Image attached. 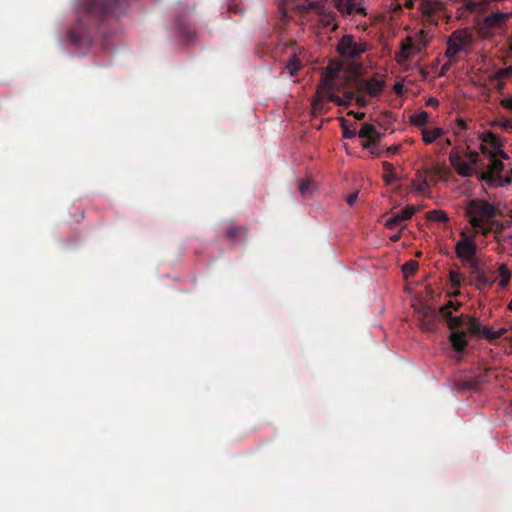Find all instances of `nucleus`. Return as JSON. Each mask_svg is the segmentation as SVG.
Wrapping results in <instances>:
<instances>
[{
    "label": "nucleus",
    "instance_id": "nucleus-1",
    "mask_svg": "<svg viewBox=\"0 0 512 512\" xmlns=\"http://www.w3.org/2000/svg\"><path fill=\"white\" fill-rule=\"evenodd\" d=\"M130 0H82L77 7V19L69 30L75 45H89L100 24L118 20L126 13Z\"/></svg>",
    "mask_w": 512,
    "mask_h": 512
},
{
    "label": "nucleus",
    "instance_id": "nucleus-2",
    "mask_svg": "<svg viewBox=\"0 0 512 512\" xmlns=\"http://www.w3.org/2000/svg\"><path fill=\"white\" fill-rule=\"evenodd\" d=\"M481 151L489 158L486 170L480 174V179L490 188H497L512 183V169L505 171V165L499 158L507 159L502 150L500 138L493 132L487 131L482 135Z\"/></svg>",
    "mask_w": 512,
    "mask_h": 512
},
{
    "label": "nucleus",
    "instance_id": "nucleus-3",
    "mask_svg": "<svg viewBox=\"0 0 512 512\" xmlns=\"http://www.w3.org/2000/svg\"><path fill=\"white\" fill-rule=\"evenodd\" d=\"M337 73V69H333L331 66L327 68V72L324 77V86L327 89L328 100L339 106H348L354 99H356V103L359 107H365L367 105L366 99L363 96L355 97L354 90H345L342 97L337 94L340 92L341 86L350 83L353 84L352 79L350 78L344 80L338 79Z\"/></svg>",
    "mask_w": 512,
    "mask_h": 512
},
{
    "label": "nucleus",
    "instance_id": "nucleus-4",
    "mask_svg": "<svg viewBox=\"0 0 512 512\" xmlns=\"http://www.w3.org/2000/svg\"><path fill=\"white\" fill-rule=\"evenodd\" d=\"M467 316L468 315L463 314L460 316H453L452 312H445V315H441V318L446 321L448 328L452 331L449 336V340L453 349L458 353L464 352L468 345L466 340L467 331L459 330V328L466 323Z\"/></svg>",
    "mask_w": 512,
    "mask_h": 512
},
{
    "label": "nucleus",
    "instance_id": "nucleus-5",
    "mask_svg": "<svg viewBox=\"0 0 512 512\" xmlns=\"http://www.w3.org/2000/svg\"><path fill=\"white\" fill-rule=\"evenodd\" d=\"M496 208L491 203L481 200L472 199L466 207V213L472 227H482L485 219H491L496 216Z\"/></svg>",
    "mask_w": 512,
    "mask_h": 512
},
{
    "label": "nucleus",
    "instance_id": "nucleus-6",
    "mask_svg": "<svg viewBox=\"0 0 512 512\" xmlns=\"http://www.w3.org/2000/svg\"><path fill=\"white\" fill-rule=\"evenodd\" d=\"M472 35L467 29L455 30L447 39L445 56L455 62V56L461 51H469Z\"/></svg>",
    "mask_w": 512,
    "mask_h": 512
},
{
    "label": "nucleus",
    "instance_id": "nucleus-7",
    "mask_svg": "<svg viewBox=\"0 0 512 512\" xmlns=\"http://www.w3.org/2000/svg\"><path fill=\"white\" fill-rule=\"evenodd\" d=\"M337 51L342 57L356 58L366 51L363 44L357 43L351 35H344L338 45Z\"/></svg>",
    "mask_w": 512,
    "mask_h": 512
},
{
    "label": "nucleus",
    "instance_id": "nucleus-8",
    "mask_svg": "<svg viewBox=\"0 0 512 512\" xmlns=\"http://www.w3.org/2000/svg\"><path fill=\"white\" fill-rule=\"evenodd\" d=\"M511 17L512 13L492 12L484 18L480 29L485 34L492 30L502 29Z\"/></svg>",
    "mask_w": 512,
    "mask_h": 512
},
{
    "label": "nucleus",
    "instance_id": "nucleus-9",
    "mask_svg": "<svg viewBox=\"0 0 512 512\" xmlns=\"http://www.w3.org/2000/svg\"><path fill=\"white\" fill-rule=\"evenodd\" d=\"M421 321V329L426 332H434L436 330V322L441 318L440 310L436 311L430 306H423L418 311Z\"/></svg>",
    "mask_w": 512,
    "mask_h": 512
},
{
    "label": "nucleus",
    "instance_id": "nucleus-10",
    "mask_svg": "<svg viewBox=\"0 0 512 512\" xmlns=\"http://www.w3.org/2000/svg\"><path fill=\"white\" fill-rule=\"evenodd\" d=\"M477 251L476 243L471 239L464 237L456 243L455 252L457 257L462 261L471 260L475 257Z\"/></svg>",
    "mask_w": 512,
    "mask_h": 512
},
{
    "label": "nucleus",
    "instance_id": "nucleus-11",
    "mask_svg": "<svg viewBox=\"0 0 512 512\" xmlns=\"http://www.w3.org/2000/svg\"><path fill=\"white\" fill-rule=\"evenodd\" d=\"M415 213L416 208L412 205H408L401 211L392 213L385 222V226L390 230L397 229L402 222L410 220Z\"/></svg>",
    "mask_w": 512,
    "mask_h": 512
},
{
    "label": "nucleus",
    "instance_id": "nucleus-12",
    "mask_svg": "<svg viewBox=\"0 0 512 512\" xmlns=\"http://www.w3.org/2000/svg\"><path fill=\"white\" fill-rule=\"evenodd\" d=\"M449 160L456 172L462 177H470L474 173V168L467 161L463 160L458 152L452 150Z\"/></svg>",
    "mask_w": 512,
    "mask_h": 512
},
{
    "label": "nucleus",
    "instance_id": "nucleus-13",
    "mask_svg": "<svg viewBox=\"0 0 512 512\" xmlns=\"http://www.w3.org/2000/svg\"><path fill=\"white\" fill-rule=\"evenodd\" d=\"M358 136L362 139H365V142L362 144L363 148H370L371 146L377 144L380 138V133L377 131L374 125L365 123L359 130Z\"/></svg>",
    "mask_w": 512,
    "mask_h": 512
},
{
    "label": "nucleus",
    "instance_id": "nucleus-14",
    "mask_svg": "<svg viewBox=\"0 0 512 512\" xmlns=\"http://www.w3.org/2000/svg\"><path fill=\"white\" fill-rule=\"evenodd\" d=\"M352 82L356 90L365 89L371 97L378 96L385 86V82L377 78H370L367 81L361 83H357L353 80Z\"/></svg>",
    "mask_w": 512,
    "mask_h": 512
},
{
    "label": "nucleus",
    "instance_id": "nucleus-15",
    "mask_svg": "<svg viewBox=\"0 0 512 512\" xmlns=\"http://www.w3.org/2000/svg\"><path fill=\"white\" fill-rule=\"evenodd\" d=\"M480 8V4L473 0H463L460 7L457 8V18L467 19L472 13Z\"/></svg>",
    "mask_w": 512,
    "mask_h": 512
},
{
    "label": "nucleus",
    "instance_id": "nucleus-16",
    "mask_svg": "<svg viewBox=\"0 0 512 512\" xmlns=\"http://www.w3.org/2000/svg\"><path fill=\"white\" fill-rule=\"evenodd\" d=\"M429 41H430V37H429L428 33L424 30H421L418 35V43L416 45H413L411 43L403 44L402 51L406 52V51L415 50V51L420 52L426 48Z\"/></svg>",
    "mask_w": 512,
    "mask_h": 512
},
{
    "label": "nucleus",
    "instance_id": "nucleus-17",
    "mask_svg": "<svg viewBox=\"0 0 512 512\" xmlns=\"http://www.w3.org/2000/svg\"><path fill=\"white\" fill-rule=\"evenodd\" d=\"M327 9H329V7L326 0L310 1L300 6L301 12L308 13L309 11H314L318 15L325 13Z\"/></svg>",
    "mask_w": 512,
    "mask_h": 512
},
{
    "label": "nucleus",
    "instance_id": "nucleus-18",
    "mask_svg": "<svg viewBox=\"0 0 512 512\" xmlns=\"http://www.w3.org/2000/svg\"><path fill=\"white\" fill-rule=\"evenodd\" d=\"M421 6L424 13L429 16L442 12L445 9V5L441 0H422Z\"/></svg>",
    "mask_w": 512,
    "mask_h": 512
},
{
    "label": "nucleus",
    "instance_id": "nucleus-19",
    "mask_svg": "<svg viewBox=\"0 0 512 512\" xmlns=\"http://www.w3.org/2000/svg\"><path fill=\"white\" fill-rule=\"evenodd\" d=\"M421 133L424 143L432 144L435 140L444 135V130L439 127L433 129L423 128Z\"/></svg>",
    "mask_w": 512,
    "mask_h": 512
},
{
    "label": "nucleus",
    "instance_id": "nucleus-20",
    "mask_svg": "<svg viewBox=\"0 0 512 512\" xmlns=\"http://www.w3.org/2000/svg\"><path fill=\"white\" fill-rule=\"evenodd\" d=\"M227 238L231 241H243L247 235L244 226L231 225L226 232Z\"/></svg>",
    "mask_w": 512,
    "mask_h": 512
},
{
    "label": "nucleus",
    "instance_id": "nucleus-21",
    "mask_svg": "<svg viewBox=\"0 0 512 512\" xmlns=\"http://www.w3.org/2000/svg\"><path fill=\"white\" fill-rule=\"evenodd\" d=\"M321 94H325V96L328 98L327 89L324 86V82L321 85V89L317 91L316 97L312 102V112L314 115L323 113L324 102L322 100Z\"/></svg>",
    "mask_w": 512,
    "mask_h": 512
},
{
    "label": "nucleus",
    "instance_id": "nucleus-22",
    "mask_svg": "<svg viewBox=\"0 0 512 512\" xmlns=\"http://www.w3.org/2000/svg\"><path fill=\"white\" fill-rule=\"evenodd\" d=\"M334 6L343 15H353L355 11L353 0H334Z\"/></svg>",
    "mask_w": 512,
    "mask_h": 512
},
{
    "label": "nucleus",
    "instance_id": "nucleus-23",
    "mask_svg": "<svg viewBox=\"0 0 512 512\" xmlns=\"http://www.w3.org/2000/svg\"><path fill=\"white\" fill-rule=\"evenodd\" d=\"M495 281H496L495 278H490L486 275L485 272H483L476 276L475 287L478 290L491 288Z\"/></svg>",
    "mask_w": 512,
    "mask_h": 512
},
{
    "label": "nucleus",
    "instance_id": "nucleus-24",
    "mask_svg": "<svg viewBox=\"0 0 512 512\" xmlns=\"http://www.w3.org/2000/svg\"><path fill=\"white\" fill-rule=\"evenodd\" d=\"M383 170L385 174L383 175V179L387 184H391L392 182L397 180V175L395 173V169L392 163L384 161L382 163Z\"/></svg>",
    "mask_w": 512,
    "mask_h": 512
},
{
    "label": "nucleus",
    "instance_id": "nucleus-25",
    "mask_svg": "<svg viewBox=\"0 0 512 512\" xmlns=\"http://www.w3.org/2000/svg\"><path fill=\"white\" fill-rule=\"evenodd\" d=\"M426 218L430 221L446 223L449 221V217L443 210H431L426 213Z\"/></svg>",
    "mask_w": 512,
    "mask_h": 512
},
{
    "label": "nucleus",
    "instance_id": "nucleus-26",
    "mask_svg": "<svg viewBox=\"0 0 512 512\" xmlns=\"http://www.w3.org/2000/svg\"><path fill=\"white\" fill-rule=\"evenodd\" d=\"M320 16V21L323 24L324 27L332 26V30H336L338 25L335 23V14L330 9H327V11Z\"/></svg>",
    "mask_w": 512,
    "mask_h": 512
},
{
    "label": "nucleus",
    "instance_id": "nucleus-27",
    "mask_svg": "<svg viewBox=\"0 0 512 512\" xmlns=\"http://www.w3.org/2000/svg\"><path fill=\"white\" fill-rule=\"evenodd\" d=\"M499 272V286L501 288H505L508 286L511 278V271L508 269V267L505 264H501L498 269Z\"/></svg>",
    "mask_w": 512,
    "mask_h": 512
},
{
    "label": "nucleus",
    "instance_id": "nucleus-28",
    "mask_svg": "<svg viewBox=\"0 0 512 512\" xmlns=\"http://www.w3.org/2000/svg\"><path fill=\"white\" fill-rule=\"evenodd\" d=\"M301 63L296 53H294L288 60L286 64V69L288 70L291 76H295L296 73L300 70Z\"/></svg>",
    "mask_w": 512,
    "mask_h": 512
},
{
    "label": "nucleus",
    "instance_id": "nucleus-29",
    "mask_svg": "<svg viewBox=\"0 0 512 512\" xmlns=\"http://www.w3.org/2000/svg\"><path fill=\"white\" fill-rule=\"evenodd\" d=\"M429 114L426 111H420L410 116V121L415 126H423L427 124Z\"/></svg>",
    "mask_w": 512,
    "mask_h": 512
},
{
    "label": "nucleus",
    "instance_id": "nucleus-30",
    "mask_svg": "<svg viewBox=\"0 0 512 512\" xmlns=\"http://www.w3.org/2000/svg\"><path fill=\"white\" fill-rule=\"evenodd\" d=\"M467 323H468V331L472 334V335H479L481 334V330H482V325L481 323L479 322L478 319L476 318H473V317H470V316H467Z\"/></svg>",
    "mask_w": 512,
    "mask_h": 512
},
{
    "label": "nucleus",
    "instance_id": "nucleus-31",
    "mask_svg": "<svg viewBox=\"0 0 512 512\" xmlns=\"http://www.w3.org/2000/svg\"><path fill=\"white\" fill-rule=\"evenodd\" d=\"M464 263L467 264V267L472 274L479 275L480 273L484 272L481 267V262L479 261V259L476 258V256L473 257L471 260L464 261Z\"/></svg>",
    "mask_w": 512,
    "mask_h": 512
},
{
    "label": "nucleus",
    "instance_id": "nucleus-32",
    "mask_svg": "<svg viewBox=\"0 0 512 512\" xmlns=\"http://www.w3.org/2000/svg\"><path fill=\"white\" fill-rule=\"evenodd\" d=\"M412 187L416 192L423 194L429 188V183L424 177L421 180H413Z\"/></svg>",
    "mask_w": 512,
    "mask_h": 512
},
{
    "label": "nucleus",
    "instance_id": "nucleus-33",
    "mask_svg": "<svg viewBox=\"0 0 512 512\" xmlns=\"http://www.w3.org/2000/svg\"><path fill=\"white\" fill-rule=\"evenodd\" d=\"M462 304L460 302H454L449 300L445 305L439 308L440 315H445V312L458 311L461 308Z\"/></svg>",
    "mask_w": 512,
    "mask_h": 512
},
{
    "label": "nucleus",
    "instance_id": "nucleus-34",
    "mask_svg": "<svg viewBox=\"0 0 512 512\" xmlns=\"http://www.w3.org/2000/svg\"><path fill=\"white\" fill-rule=\"evenodd\" d=\"M463 276L460 272L457 271H450L449 273V280L451 282V285L453 287H460L462 282Z\"/></svg>",
    "mask_w": 512,
    "mask_h": 512
},
{
    "label": "nucleus",
    "instance_id": "nucleus-35",
    "mask_svg": "<svg viewBox=\"0 0 512 512\" xmlns=\"http://www.w3.org/2000/svg\"><path fill=\"white\" fill-rule=\"evenodd\" d=\"M299 192L303 197L311 194V182L309 180H302L299 184Z\"/></svg>",
    "mask_w": 512,
    "mask_h": 512
},
{
    "label": "nucleus",
    "instance_id": "nucleus-36",
    "mask_svg": "<svg viewBox=\"0 0 512 512\" xmlns=\"http://www.w3.org/2000/svg\"><path fill=\"white\" fill-rule=\"evenodd\" d=\"M480 336L488 341H493L495 340V331L489 326H482Z\"/></svg>",
    "mask_w": 512,
    "mask_h": 512
},
{
    "label": "nucleus",
    "instance_id": "nucleus-37",
    "mask_svg": "<svg viewBox=\"0 0 512 512\" xmlns=\"http://www.w3.org/2000/svg\"><path fill=\"white\" fill-rule=\"evenodd\" d=\"M512 76V65L499 69L496 72V78L498 79H506Z\"/></svg>",
    "mask_w": 512,
    "mask_h": 512
},
{
    "label": "nucleus",
    "instance_id": "nucleus-38",
    "mask_svg": "<svg viewBox=\"0 0 512 512\" xmlns=\"http://www.w3.org/2000/svg\"><path fill=\"white\" fill-rule=\"evenodd\" d=\"M466 161L473 167L479 160V154L475 151H469L465 154Z\"/></svg>",
    "mask_w": 512,
    "mask_h": 512
},
{
    "label": "nucleus",
    "instance_id": "nucleus-39",
    "mask_svg": "<svg viewBox=\"0 0 512 512\" xmlns=\"http://www.w3.org/2000/svg\"><path fill=\"white\" fill-rule=\"evenodd\" d=\"M418 269V263L416 261H410L403 266V271L408 274H414Z\"/></svg>",
    "mask_w": 512,
    "mask_h": 512
},
{
    "label": "nucleus",
    "instance_id": "nucleus-40",
    "mask_svg": "<svg viewBox=\"0 0 512 512\" xmlns=\"http://www.w3.org/2000/svg\"><path fill=\"white\" fill-rule=\"evenodd\" d=\"M473 228L480 231L485 236L493 231L492 224H486L485 222H482V227H473Z\"/></svg>",
    "mask_w": 512,
    "mask_h": 512
},
{
    "label": "nucleus",
    "instance_id": "nucleus-41",
    "mask_svg": "<svg viewBox=\"0 0 512 512\" xmlns=\"http://www.w3.org/2000/svg\"><path fill=\"white\" fill-rule=\"evenodd\" d=\"M400 147L401 145H393L391 147H388L383 153L386 155V156H391V155H395L399 152L400 150Z\"/></svg>",
    "mask_w": 512,
    "mask_h": 512
},
{
    "label": "nucleus",
    "instance_id": "nucleus-42",
    "mask_svg": "<svg viewBox=\"0 0 512 512\" xmlns=\"http://www.w3.org/2000/svg\"><path fill=\"white\" fill-rule=\"evenodd\" d=\"M462 387L465 389H476L478 387V380L466 381L463 383Z\"/></svg>",
    "mask_w": 512,
    "mask_h": 512
},
{
    "label": "nucleus",
    "instance_id": "nucleus-43",
    "mask_svg": "<svg viewBox=\"0 0 512 512\" xmlns=\"http://www.w3.org/2000/svg\"><path fill=\"white\" fill-rule=\"evenodd\" d=\"M343 127V137L344 138H352L356 135V130H350L348 127L342 125Z\"/></svg>",
    "mask_w": 512,
    "mask_h": 512
},
{
    "label": "nucleus",
    "instance_id": "nucleus-44",
    "mask_svg": "<svg viewBox=\"0 0 512 512\" xmlns=\"http://www.w3.org/2000/svg\"><path fill=\"white\" fill-rule=\"evenodd\" d=\"M358 199V192L351 193L348 195L346 201L350 206H353Z\"/></svg>",
    "mask_w": 512,
    "mask_h": 512
},
{
    "label": "nucleus",
    "instance_id": "nucleus-45",
    "mask_svg": "<svg viewBox=\"0 0 512 512\" xmlns=\"http://www.w3.org/2000/svg\"><path fill=\"white\" fill-rule=\"evenodd\" d=\"M426 105L429 106V107H438L439 101H438L437 98L430 97V98L427 99Z\"/></svg>",
    "mask_w": 512,
    "mask_h": 512
},
{
    "label": "nucleus",
    "instance_id": "nucleus-46",
    "mask_svg": "<svg viewBox=\"0 0 512 512\" xmlns=\"http://www.w3.org/2000/svg\"><path fill=\"white\" fill-rule=\"evenodd\" d=\"M368 149L370 150L371 154H373V155L380 156V155L382 154V151H381V150H379V149L376 147V145H373V146H371V147H370V148H368Z\"/></svg>",
    "mask_w": 512,
    "mask_h": 512
},
{
    "label": "nucleus",
    "instance_id": "nucleus-47",
    "mask_svg": "<svg viewBox=\"0 0 512 512\" xmlns=\"http://www.w3.org/2000/svg\"><path fill=\"white\" fill-rule=\"evenodd\" d=\"M506 332L507 330L505 328H500L499 330L495 331V340L502 337Z\"/></svg>",
    "mask_w": 512,
    "mask_h": 512
},
{
    "label": "nucleus",
    "instance_id": "nucleus-48",
    "mask_svg": "<svg viewBox=\"0 0 512 512\" xmlns=\"http://www.w3.org/2000/svg\"><path fill=\"white\" fill-rule=\"evenodd\" d=\"M457 125H458L459 129H461V130L467 129V123L463 119H458Z\"/></svg>",
    "mask_w": 512,
    "mask_h": 512
},
{
    "label": "nucleus",
    "instance_id": "nucleus-49",
    "mask_svg": "<svg viewBox=\"0 0 512 512\" xmlns=\"http://www.w3.org/2000/svg\"><path fill=\"white\" fill-rule=\"evenodd\" d=\"M401 236H402V235H401V232H400V231H398L396 234L392 235V236L390 237V239H391V241H393V242H397V241H399V240L401 239Z\"/></svg>",
    "mask_w": 512,
    "mask_h": 512
},
{
    "label": "nucleus",
    "instance_id": "nucleus-50",
    "mask_svg": "<svg viewBox=\"0 0 512 512\" xmlns=\"http://www.w3.org/2000/svg\"><path fill=\"white\" fill-rule=\"evenodd\" d=\"M354 14L365 15L366 14L365 8L355 6Z\"/></svg>",
    "mask_w": 512,
    "mask_h": 512
},
{
    "label": "nucleus",
    "instance_id": "nucleus-51",
    "mask_svg": "<svg viewBox=\"0 0 512 512\" xmlns=\"http://www.w3.org/2000/svg\"><path fill=\"white\" fill-rule=\"evenodd\" d=\"M502 103L505 107L512 109V98L506 99Z\"/></svg>",
    "mask_w": 512,
    "mask_h": 512
},
{
    "label": "nucleus",
    "instance_id": "nucleus-52",
    "mask_svg": "<svg viewBox=\"0 0 512 512\" xmlns=\"http://www.w3.org/2000/svg\"><path fill=\"white\" fill-rule=\"evenodd\" d=\"M394 90L397 94H400L403 90V85L402 84H399L397 83L395 86H394Z\"/></svg>",
    "mask_w": 512,
    "mask_h": 512
},
{
    "label": "nucleus",
    "instance_id": "nucleus-53",
    "mask_svg": "<svg viewBox=\"0 0 512 512\" xmlns=\"http://www.w3.org/2000/svg\"><path fill=\"white\" fill-rule=\"evenodd\" d=\"M507 44L509 51L512 52V35L508 37Z\"/></svg>",
    "mask_w": 512,
    "mask_h": 512
},
{
    "label": "nucleus",
    "instance_id": "nucleus-54",
    "mask_svg": "<svg viewBox=\"0 0 512 512\" xmlns=\"http://www.w3.org/2000/svg\"><path fill=\"white\" fill-rule=\"evenodd\" d=\"M355 116H356L357 119L360 120V119H363L365 117V113H363V112L357 113Z\"/></svg>",
    "mask_w": 512,
    "mask_h": 512
},
{
    "label": "nucleus",
    "instance_id": "nucleus-55",
    "mask_svg": "<svg viewBox=\"0 0 512 512\" xmlns=\"http://www.w3.org/2000/svg\"><path fill=\"white\" fill-rule=\"evenodd\" d=\"M447 68H448V65H444V66L442 67V73H441L440 75H443V74H444V70H447Z\"/></svg>",
    "mask_w": 512,
    "mask_h": 512
},
{
    "label": "nucleus",
    "instance_id": "nucleus-56",
    "mask_svg": "<svg viewBox=\"0 0 512 512\" xmlns=\"http://www.w3.org/2000/svg\"><path fill=\"white\" fill-rule=\"evenodd\" d=\"M445 143H446V145H451V140L450 139H446Z\"/></svg>",
    "mask_w": 512,
    "mask_h": 512
},
{
    "label": "nucleus",
    "instance_id": "nucleus-57",
    "mask_svg": "<svg viewBox=\"0 0 512 512\" xmlns=\"http://www.w3.org/2000/svg\"><path fill=\"white\" fill-rule=\"evenodd\" d=\"M509 307H510V309H512V303H510Z\"/></svg>",
    "mask_w": 512,
    "mask_h": 512
}]
</instances>
